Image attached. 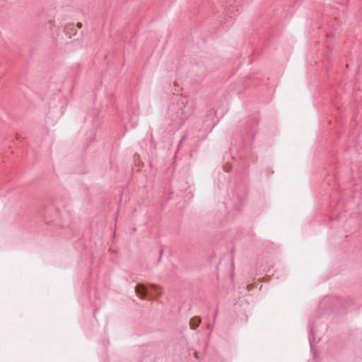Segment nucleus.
Returning a JSON list of instances; mask_svg holds the SVG:
<instances>
[{"instance_id": "f257e3e1", "label": "nucleus", "mask_w": 362, "mask_h": 362, "mask_svg": "<svg viewBox=\"0 0 362 362\" xmlns=\"http://www.w3.org/2000/svg\"><path fill=\"white\" fill-rule=\"evenodd\" d=\"M135 293L141 299L157 300L158 297L162 296L163 289L160 286L154 284L148 285L139 284L135 287Z\"/></svg>"}, {"instance_id": "f03ea898", "label": "nucleus", "mask_w": 362, "mask_h": 362, "mask_svg": "<svg viewBox=\"0 0 362 362\" xmlns=\"http://www.w3.org/2000/svg\"><path fill=\"white\" fill-rule=\"evenodd\" d=\"M200 322H201V320L199 317H194L192 318L189 322V325H190L191 329H195L199 325Z\"/></svg>"}, {"instance_id": "7ed1b4c3", "label": "nucleus", "mask_w": 362, "mask_h": 362, "mask_svg": "<svg viewBox=\"0 0 362 362\" xmlns=\"http://www.w3.org/2000/svg\"><path fill=\"white\" fill-rule=\"evenodd\" d=\"M194 356H195L196 358H198L197 353H194Z\"/></svg>"}, {"instance_id": "20e7f679", "label": "nucleus", "mask_w": 362, "mask_h": 362, "mask_svg": "<svg viewBox=\"0 0 362 362\" xmlns=\"http://www.w3.org/2000/svg\"><path fill=\"white\" fill-rule=\"evenodd\" d=\"M78 28H81V25L78 23Z\"/></svg>"}]
</instances>
